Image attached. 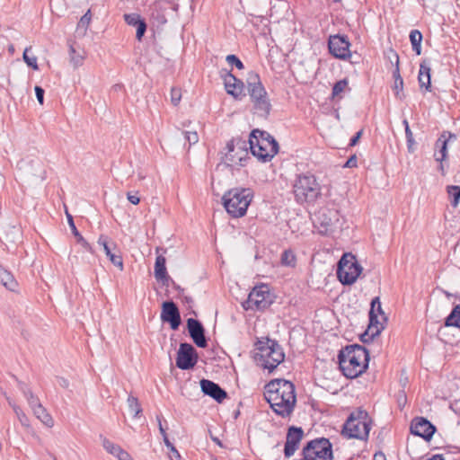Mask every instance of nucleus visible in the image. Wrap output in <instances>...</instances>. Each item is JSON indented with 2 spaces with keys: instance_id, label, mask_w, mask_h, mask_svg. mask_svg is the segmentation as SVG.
<instances>
[{
  "instance_id": "3",
  "label": "nucleus",
  "mask_w": 460,
  "mask_h": 460,
  "mask_svg": "<svg viewBox=\"0 0 460 460\" xmlns=\"http://www.w3.org/2000/svg\"><path fill=\"white\" fill-rule=\"evenodd\" d=\"M246 83L248 94L252 105L251 111L257 117L267 119L272 109V105L259 75L251 71L248 74Z\"/></svg>"
},
{
  "instance_id": "20",
  "label": "nucleus",
  "mask_w": 460,
  "mask_h": 460,
  "mask_svg": "<svg viewBox=\"0 0 460 460\" xmlns=\"http://www.w3.org/2000/svg\"><path fill=\"white\" fill-rule=\"evenodd\" d=\"M199 385L202 393L213 398L218 403L223 402L227 398V392L211 380L203 378L200 380Z\"/></svg>"
},
{
  "instance_id": "25",
  "label": "nucleus",
  "mask_w": 460,
  "mask_h": 460,
  "mask_svg": "<svg viewBox=\"0 0 460 460\" xmlns=\"http://www.w3.org/2000/svg\"><path fill=\"white\" fill-rule=\"evenodd\" d=\"M0 283L8 290L15 291L18 283L13 274L0 264Z\"/></svg>"
},
{
  "instance_id": "49",
  "label": "nucleus",
  "mask_w": 460,
  "mask_h": 460,
  "mask_svg": "<svg viewBox=\"0 0 460 460\" xmlns=\"http://www.w3.org/2000/svg\"><path fill=\"white\" fill-rule=\"evenodd\" d=\"M34 91H35V94H36V98H37L38 102H40V104L42 105L44 102V93H45L44 89L39 85H36L34 88Z\"/></svg>"
},
{
  "instance_id": "61",
  "label": "nucleus",
  "mask_w": 460,
  "mask_h": 460,
  "mask_svg": "<svg viewBox=\"0 0 460 460\" xmlns=\"http://www.w3.org/2000/svg\"><path fill=\"white\" fill-rule=\"evenodd\" d=\"M170 282L172 283L173 288L176 289L177 291H179L180 293L184 291V289L182 288H181L178 284H176L174 282V280L172 279V280H170Z\"/></svg>"
},
{
  "instance_id": "57",
  "label": "nucleus",
  "mask_w": 460,
  "mask_h": 460,
  "mask_svg": "<svg viewBox=\"0 0 460 460\" xmlns=\"http://www.w3.org/2000/svg\"><path fill=\"white\" fill-rule=\"evenodd\" d=\"M442 133H446V139H447V143L450 141V140H456L457 137L456 134L454 133H451L450 131H443Z\"/></svg>"
},
{
  "instance_id": "48",
  "label": "nucleus",
  "mask_w": 460,
  "mask_h": 460,
  "mask_svg": "<svg viewBox=\"0 0 460 460\" xmlns=\"http://www.w3.org/2000/svg\"><path fill=\"white\" fill-rule=\"evenodd\" d=\"M181 98V90L178 88H172L171 90V101L172 103L176 106L179 104Z\"/></svg>"
},
{
  "instance_id": "64",
  "label": "nucleus",
  "mask_w": 460,
  "mask_h": 460,
  "mask_svg": "<svg viewBox=\"0 0 460 460\" xmlns=\"http://www.w3.org/2000/svg\"><path fill=\"white\" fill-rule=\"evenodd\" d=\"M211 439H212V440H213L217 445H218L219 447H223V444H222L221 440H220L218 438L214 437V436H212V435H211Z\"/></svg>"
},
{
  "instance_id": "63",
  "label": "nucleus",
  "mask_w": 460,
  "mask_h": 460,
  "mask_svg": "<svg viewBox=\"0 0 460 460\" xmlns=\"http://www.w3.org/2000/svg\"><path fill=\"white\" fill-rule=\"evenodd\" d=\"M405 137H406V139L413 137V134H412L410 127H407V128H405Z\"/></svg>"
},
{
  "instance_id": "21",
  "label": "nucleus",
  "mask_w": 460,
  "mask_h": 460,
  "mask_svg": "<svg viewBox=\"0 0 460 460\" xmlns=\"http://www.w3.org/2000/svg\"><path fill=\"white\" fill-rule=\"evenodd\" d=\"M315 216L318 223L324 227L325 231L335 227L340 222L339 211L335 208H323Z\"/></svg>"
},
{
  "instance_id": "56",
  "label": "nucleus",
  "mask_w": 460,
  "mask_h": 460,
  "mask_svg": "<svg viewBox=\"0 0 460 460\" xmlns=\"http://www.w3.org/2000/svg\"><path fill=\"white\" fill-rule=\"evenodd\" d=\"M407 149L409 153H413L415 151V140L414 137L406 139Z\"/></svg>"
},
{
  "instance_id": "24",
  "label": "nucleus",
  "mask_w": 460,
  "mask_h": 460,
  "mask_svg": "<svg viewBox=\"0 0 460 460\" xmlns=\"http://www.w3.org/2000/svg\"><path fill=\"white\" fill-rule=\"evenodd\" d=\"M418 80L420 88L431 92V67L428 59H423L420 65Z\"/></svg>"
},
{
  "instance_id": "17",
  "label": "nucleus",
  "mask_w": 460,
  "mask_h": 460,
  "mask_svg": "<svg viewBox=\"0 0 460 460\" xmlns=\"http://www.w3.org/2000/svg\"><path fill=\"white\" fill-rule=\"evenodd\" d=\"M410 429L411 434L422 438L426 441H429L437 430L436 426L424 417L413 418Z\"/></svg>"
},
{
  "instance_id": "7",
  "label": "nucleus",
  "mask_w": 460,
  "mask_h": 460,
  "mask_svg": "<svg viewBox=\"0 0 460 460\" xmlns=\"http://www.w3.org/2000/svg\"><path fill=\"white\" fill-rule=\"evenodd\" d=\"M252 198L253 190L252 189L234 188L224 194L223 206L232 217H242L246 214Z\"/></svg>"
},
{
  "instance_id": "15",
  "label": "nucleus",
  "mask_w": 460,
  "mask_h": 460,
  "mask_svg": "<svg viewBox=\"0 0 460 460\" xmlns=\"http://www.w3.org/2000/svg\"><path fill=\"white\" fill-rule=\"evenodd\" d=\"M220 75L224 80L226 91L228 94L232 95L236 100H241L244 93V83L234 76L231 71L222 69Z\"/></svg>"
},
{
  "instance_id": "11",
  "label": "nucleus",
  "mask_w": 460,
  "mask_h": 460,
  "mask_svg": "<svg viewBox=\"0 0 460 460\" xmlns=\"http://www.w3.org/2000/svg\"><path fill=\"white\" fill-rule=\"evenodd\" d=\"M270 289L267 285L255 287L249 294L248 299L243 307L248 309L264 310L268 308L272 301L270 299Z\"/></svg>"
},
{
  "instance_id": "14",
  "label": "nucleus",
  "mask_w": 460,
  "mask_h": 460,
  "mask_svg": "<svg viewBox=\"0 0 460 460\" xmlns=\"http://www.w3.org/2000/svg\"><path fill=\"white\" fill-rule=\"evenodd\" d=\"M98 244L103 248L110 261L120 270H123L124 266L121 252L116 243L107 235L101 234L98 239Z\"/></svg>"
},
{
  "instance_id": "52",
  "label": "nucleus",
  "mask_w": 460,
  "mask_h": 460,
  "mask_svg": "<svg viewBox=\"0 0 460 460\" xmlns=\"http://www.w3.org/2000/svg\"><path fill=\"white\" fill-rule=\"evenodd\" d=\"M127 198L128 200L134 205H137L140 202V198L137 196V193L128 192Z\"/></svg>"
},
{
  "instance_id": "12",
  "label": "nucleus",
  "mask_w": 460,
  "mask_h": 460,
  "mask_svg": "<svg viewBox=\"0 0 460 460\" xmlns=\"http://www.w3.org/2000/svg\"><path fill=\"white\" fill-rule=\"evenodd\" d=\"M198 360L196 349L188 342H181L177 352L176 367L181 370H190L196 366Z\"/></svg>"
},
{
  "instance_id": "22",
  "label": "nucleus",
  "mask_w": 460,
  "mask_h": 460,
  "mask_svg": "<svg viewBox=\"0 0 460 460\" xmlns=\"http://www.w3.org/2000/svg\"><path fill=\"white\" fill-rule=\"evenodd\" d=\"M388 58H390L391 63H393V59L395 60V69L393 72V77L394 80L393 90L394 91L395 96L398 99L402 100L404 98V94L402 93L403 79L400 75L399 56L394 50L390 49Z\"/></svg>"
},
{
  "instance_id": "37",
  "label": "nucleus",
  "mask_w": 460,
  "mask_h": 460,
  "mask_svg": "<svg viewBox=\"0 0 460 460\" xmlns=\"http://www.w3.org/2000/svg\"><path fill=\"white\" fill-rule=\"evenodd\" d=\"M447 193L453 198L451 205L456 208L460 200V187L456 185L447 186Z\"/></svg>"
},
{
  "instance_id": "40",
  "label": "nucleus",
  "mask_w": 460,
  "mask_h": 460,
  "mask_svg": "<svg viewBox=\"0 0 460 460\" xmlns=\"http://www.w3.org/2000/svg\"><path fill=\"white\" fill-rule=\"evenodd\" d=\"M13 410L14 413L17 416V419L19 420L20 423L23 427H29L30 426V420L29 418L26 416V414L23 412V411L19 407L18 405H13Z\"/></svg>"
},
{
  "instance_id": "41",
  "label": "nucleus",
  "mask_w": 460,
  "mask_h": 460,
  "mask_svg": "<svg viewBox=\"0 0 460 460\" xmlns=\"http://www.w3.org/2000/svg\"><path fill=\"white\" fill-rule=\"evenodd\" d=\"M226 60L230 66H234L236 68L240 70L244 68V65L242 62V60L234 54L227 55Z\"/></svg>"
},
{
  "instance_id": "62",
  "label": "nucleus",
  "mask_w": 460,
  "mask_h": 460,
  "mask_svg": "<svg viewBox=\"0 0 460 460\" xmlns=\"http://www.w3.org/2000/svg\"><path fill=\"white\" fill-rule=\"evenodd\" d=\"M163 439H164V445L166 446V447H172V445H173L172 443H171V441L169 440L168 438V436L167 435H164L163 436Z\"/></svg>"
},
{
  "instance_id": "2",
  "label": "nucleus",
  "mask_w": 460,
  "mask_h": 460,
  "mask_svg": "<svg viewBox=\"0 0 460 460\" xmlns=\"http://www.w3.org/2000/svg\"><path fill=\"white\" fill-rule=\"evenodd\" d=\"M339 368L349 378H357L368 367L369 351L362 345L349 344L339 350L337 355Z\"/></svg>"
},
{
  "instance_id": "50",
  "label": "nucleus",
  "mask_w": 460,
  "mask_h": 460,
  "mask_svg": "<svg viewBox=\"0 0 460 460\" xmlns=\"http://www.w3.org/2000/svg\"><path fill=\"white\" fill-rule=\"evenodd\" d=\"M169 451H170V455H169V457L171 460H181V456L179 453V451L176 449V447L172 445V447H168Z\"/></svg>"
},
{
  "instance_id": "4",
  "label": "nucleus",
  "mask_w": 460,
  "mask_h": 460,
  "mask_svg": "<svg viewBox=\"0 0 460 460\" xmlns=\"http://www.w3.org/2000/svg\"><path fill=\"white\" fill-rule=\"evenodd\" d=\"M249 148L260 162L267 163L279 153V143L269 132L253 129L249 135Z\"/></svg>"
},
{
  "instance_id": "29",
  "label": "nucleus",
  "mask_w": 460,
  "mask_h": 460,
  "mask_svg": "<svg viewBox=\"0 0 460 460\" xmlns=\"http://www.w3.org/2000/svg\"><path fill=\"white\" fill-rule=\"evenodd\" d=\"M34 415L37 419H39L43 424L47 427H52L54 424V420L50 414L48 413L47 410L43 407L42 404L38 405L36 408L32 410Z\"/></svg>"
},
{
  "instance_id": "9",
  "label": "nucleus",
  "mask_w": 460,
  "mask_h": 460,
  "mask_svg": "<svg viewBox=\"0 0 460 460\" xmlns=\"http://www.w3.org/2000/svg\"><path fill=\"white\" fill-rule=\"evenodd\" d=\"M248 149H250L248 140L240 137L233 138L227 142L226 152H222L224 155L222 161L226 166H246L247 160L250 159Z\"/></svg>"
},
{
  "instance_id": "5",
  "label": "nucleus",
  "mask_w": 460,
  "mask_h": 460,
  "mask_svg": "<svg viewBox=\"0 0 460 460\" xmlns=\"http://www.w3.org/2000/svg\"><path fill=\"white\" fill-rule=\"evenodd\" d=\"M257 352L254 359L259 361L264 369L270 373L273 372L277 367L285 359L283 348L275 340L268 337L258 340L255 343Z\"/></svg>"
},
{
  "instance_id": "46",
  "label": "nucleus",
  "mask_w": 460,
  "mask_h": 460,
  "mask_svg": "<svg viewBox=\"0 0 460 460\" xmlns=\"http://www.w3.org/2000/svg\"><path fill=\"white\" fill-rule=\"evenodd\" d=\"M136 39L137 41L141 42L143 40V37L145 36V33L147 30V23L146 21H144L142 23H140L138 26L136 27Z\"/></svg>"
},
{
  "instance_id": "26",
  "label": "nucleus",
  "mask_w": 460,
  "mask_h": 460,
  "mask_svg": "<svg viewBox=\"0 0 460 460\" xmlns=\"http://www.w3.org/2000/svg\"><path fill=\"white\" fill-rule=\"evenodd\" d=\"M446 135V133H441L436 141L435 147L438 149V153H435L434 156L437 162L442 163L447 157V139L445 138Z\"/></svg>"
},
{
  "instance_id": "31",
  "label": "nucleus",
  "mask_w": 460,
  "mask_h": 460,
  "mask_svg": "<svg viewBox=\"0 0 460 460\" xmlns=\"http://www.w3.org/2000/svg\"><path fill=\"white\" fill-rule=\"evenodd\" d=\"M281 265L294 268L296 264V257L294 252L290 249L285 250L280 257Z\"/></svg>"
},
{
  "instance_id": "60",
  "label": "nucleus",
  "mask_w": 460,
  "mask_h": 460,
  "mask_svg": "<svg viewBox=\"0 0 460 460\" xmlns=\"http://www.w3.org/2000/svg\"><path fill=\"white\" fill-rule=\"evenodd\" d=\"M157 420H158L159 431H160L161 435L162 436L167 435L164 428L162 425L161 418L159 416H157Z\"/></svg>"
},
{
  "instance_id": "59",
  "label": "nucleus",
  "mask_w": 460,
  "mask_h": 460,
  "mask_svg": "<svg viewBox=\"0 0 460 460\" xmlns=\"http://www.w3.org/2000/svg\"><path fill=\"white\" fill-rule=\"evenodd\" d=\"M58 384H59L60 386H62L64 388H66L69 385L68 380L64 378V377H59L58 378Z\"/></svg>"
},
{
  "instance_id": "33",
  "label": "nucleus",
  "mask_w": 460,
  "mask_h": 460,
  "mask_svg": "<svg viewBox=\"0 0 460 460\" xmlns=\"http://www.w3.org/2000/svg\"><path fill=\"white\" fill-rule=\"evenodd\" d=\"M123 18L125 22L132 27H137L144 21H146L144 18L141 17L139 13H125L123 15Z\"/></svg>"
},
{
  "instance_id": "39",
  "label": "nucleus",
  "mask_w": 460,
  "mask_h": 460,
  "mask_svg": "<svg viewBox=\"0 0 460 460\" xmlns=\"http://www.w3.org/2000/svg\"><path fill=\"white\" fill-rule=\"evenodd\" d=\"M101 439H102V447L111 455L115 456L118 451L121 448L119 445H116L114 443H112L111 441H110L108 438L102 437V435L100 436Z\"/></svg>"
},
{
  "instance_id": "18",
  "label": "nucleus",
  "mask_w": 460,
  "mask_h": 460,
  "mask_svg": "<svg viewBox=\"0 0 460 460\" xmlns=\"http://www.w3.org/2000/svg\"><path fill=\"white\" fill-rule=\"evenodd\" d=\"M304 435V430L301 427H288L283 451L286 458H290L298 449Z\"/></svg>"
},
{
  "instance_id": "35",
  "label": "nucleus",
  "mask_w": 460,
  "mask_h": 460,
  "mask_svg": "<svg viewBox=\"0 0 460 460\" xmlns=\"http://www.w3.org/2000/svg\"><path fill=\"white\" fill-rule=\"evenodd\" d=\"M348 84L347 78L337 81L332 86V98L334 100L338 97L348 87Z\"/></svg>"
},
{
  "instance_id": "34",
  "label": "nucleus",
  "mask_w": 460,
  "mask_h": 460,
  "mask_svg": "<svg viewBox=\"0 0 460 460\" xmlns=\"http://www.w3.org/2000/svg\"><path fill=\"white\" fill-rule=\"evenodd\" d=\"M369 313L377 314V315L382 316V318L385 322L387 321V317L385 316V314L382 309L379 296H376L372 299L371 304H370Z\"/></svg>"
},
{
  "instance_id": "30",
  "label": "nucleus",
  "mask_w": 460,
  "mask_h": 460,
  "mask_svg": "<svg viewBox=\"0 0 460 460\" xmlns=\"http://www.w3.org/2000/svg\"><path fill=\"white\" fill-rule=\"evenodd\" d=\"M423 40L422 33L419 30H412L410 32V41L411 43L412 50L416 55L421 54V42Z\"/></svg>"
},
{
  "instance_id": "6",
  "label": "nucleus",
  "mask_w": 460,
  "mask_h": 460,
  "mask_svg": "<svg viewBox=\"0 0 460 460\" xmlns=\"http://www.w3.org/2000/svg\"><path fill=\"white\" fill-rule=\"evenodd\" d=\"M372 420L367 411L358 408L352 411L342 426L341 435L347 438L367 441L371 429Z\"/></svg>"
},
{
  "instance_id": "38",
  "label": "nucleus",
  "mask_w": 460,
  "mask_h": 460,
  "mask_svg": "<svg viewBox=\"0 0 460 460\" xmlns=\"http://www.w3.org/2000/svg\"><path fill=\"white\" fill-rule=\"evenodd\" d=\"M368 317H369V323H368L367 328L369 329V331L375 329V331L380 330V332H381L385 329L383 323H381L378 320L377 314L369 313Z\"/></svg>"
},
{
  "instance_id": "44",
  "label": "nucleus",
  "mask_w": 460,
  "mask_h": 460,
  "mask_svg": "<svg viewBox=\"0 0 460 460\" xmlns=\"http://www.w3.org/2000/svg\"><path fill=\"white\" fill-rule=\"evenodd\" d=\"M91 19H92V14H91V11L88 10L80 19L78 24H77V27L78 29H84V31H85L90 24V22H91Z\"/></svg>"
},
{
  "instance_id": "1",
  "label": "nucleus",
  "mask_w": 460,
  "mask_h": 460,
  "mask_svg": "<svg viewBox=\"0 0 460 460\" xmlns=\"http://www.w3.org/2000/svg\"><path fill=\"white\" fill-rule=\"evenodd\" d=\"M264 398L277 415L289 417L296 404L295 385L283 378L270 380L264 386Z\"/></svg>"
},
{
  "instance_id": "16",
  "label": "nucleus",
  "mask_w": 460,
  "mask_h": 460,
  "mask_svg": "<svg viewBox=\"0 0 460 460\" xmlns=\"http://www.w3.org/2000/svg\"><path fill=\"white\" fill-rule=\"evenodd\" d=\"M161 320L168 323L172 330L176 331L181 323V313L177 305L172 300H167L162 304Z\"/></svg>"
},
{
  "instance_id": "23",
  "label": "nucleus",
  "mask_w": 460,
  "mask_h": 460,
  "mask_svg": "<svg viewBox=\"0 0 460 460\" xmlns=\"http://www.w3.org/2000/svg\"><path fill=\"white\" fill-rule=\"evenodd\" d=\"M154 275L157 281H161L164 286H169L172 279L167 273L166 259L163 254L157 255L155 259Z\"/></svg>"
},
{
  "instance_id": "43",
  "label": "nucleus",
  "mask_w": 460,
  "mask_h": 460,
  "mask_svg": "<svg viewBox=\"0 0 460 460\" xmlns=\"http://www.w3.org/2000/svg\"><path fill=\"white\" fill-rule=\"evenodd\" d=\"M369 329L367 330L359 336V340L363 343H369L374 341V339L380 334V330H376L375 333L368 334Z\"/></svg>"
},
{
  "instance_id": "42",
  "label": "nucleus",
  "mask_w": 460,
  "mask_h": 460,
  "mask_svg": "<svg viewBox=\"0 0 460 460\" xmlns=\"http://www.w3.org/2000/svg\"><path fill=\"white\" fill-rule=\"evenodd\" d=\"M69 53L71 58V62L73 63L75 67H77L82 65L83 63V56L80 54H76L75 49L73 45H70L69 47Z\"/></svg>"
},
{
  "instance_id": "53",
  "label": "nucleus",
  "mask_w": 460,
  "mask_h": 460,
  "mask_svg": "<svg viewBox=\"0 0 460 460\" xmlns=\"http://www.w3.org/2000/svg\"><path fill=\"white\" fill-rule=\"evenodd\" d=\"M362 134H363V129H360L359 131H358L349 140V146H356L359 139L361 138L362 137Z\"/></svg>"
},
{
  "instance_id": "27",
  "label": "nucleus",
  "mask_w": 460,
  "mask_h": 460,
  "mask_svg": "<svg viewBox=\"0 0 460 460\" xmlns=\"http://www.w3.org/2000/svg\"><path fill=\"white\" fill-rule=\"evenodd\" d=\"M67 221L69 227L72 231V234L76 238V241L78 243H80L85 250L89 251L90 252H93L92 247L90 243L83 237V235L79 233L77 230L73 217L66 212Z\"/></svg>"
},
{
  "instance_id": "19",
  "label": "nucleus",
  "mask_w": 460,
  "mask_h": 460,
  "mask_svg": "<svg viewBox=\"0 0 460 460\" xmlns=\"http://www.w3.org/2000/svg\"><path fill=\"white\" fill-rule=\"evenodd\" d=\"M187 329L190 337L196 346L205 349L208 346V340L206 338V330L203 324L195 318L187 319Z\"/></svg>"
},
{
  "instance_id": "51",
  "label": "nucleus",
  "mask_w": 460,
  "mask_h": 460,
  "mask_svg": "<svg viewBox=\"0 0 460 460\" xmlns=\"http://www.w3.org/2000/svg\"><path fill=\"white\" fill-rule=\"evenodd\" d=\"M115 456H117L119 460H132V457L130 456V455L122 448H120L118 451V453L115 455Z\"/></svg>"
},
{
  "instance_id": "58",
  "label": "nucleus",
  "mask_w": 460,
  "mask_h": 460,
  "mask_svg": "<svg viewBox=\"0 0 460 460\" xmlns=\"http://www.w3.org/2000/svg\"><path fill=\"white\" fill-rule=\"evenodd\" d=\"M373 460H386V456L383 452L378 451L375 453Z\"/></svg>"
},
{
  "instance_id": "10",
  "label": "nucleus",
  "mask_w": 460,
  "mask_h": 460,
  "mask_svg": "<svg viewBox=\"0 0 460 460\" xmlns=\"http://www.w3.org/2000/svg\"><path fill=\"white\" fill-rule=\"evenodd\" d=\"M361 271V265L350 252L344 253L338 262L337 277L341 284L345 286L354 284Z\"/></svg>"
},
{
  "instance_id": "47",
  "label": "nucleus",
  "mask_w": 460,
  "mask_h": 460,
  "mask_svg": "<svg viewBox=\"0 0 460 460\" xmlns=\"http://www.w3.org/2000/svg\"><path fill=\"white\" fill-rule=\"evenodd\" d=\"M182 134L190 146L196 144L199 141V136L196 131H183Z\"/></svg>"
},
{
  "instance_id": "36",
  "label": "nucleus",
  "mask_w": 460,
  "mask_h": 460,
  "mask_svg": "<svg viewBox=\"0 0 460 460\" xmlns=\"http://www.w3.org/2000/svg\"><path fill=\"white\" fill-rule=\"evenodd\" d=\"M31 46L24 49L23 55H22L23 60L29 67H31L33 70H38L39 66L37 63V57L29 55V52L31 51Z\"/></svg>"
},
{
  "instance_id": "32",
  "label": "nucleus",
  "mask_w": 460,
  "mask_h": 460,
  "mask_svg": "<svg viewBox=\"0 0 460 460\" xmlns=\"http://www.w3.org/2000/svg\"><path fill=\"white\" fill-rule=\"evenodd\" d=\"M128 405L129 411L133 413L134 418H139L142 413V408L138 399L133 395L128 397Z\"/></svg>"
},
{
  "instance_id": "55",
  "label": "nucleus",
  "mask_w": 460,
  "mask_h": 460,
  "mask_svg": "<svg viewBox=\"0 0 460 460\" xmlns=\"http://www.w3.org/2000/svg\"><path fill=\"white\" fill-rule=\"evenodd\" d=\"M17 383H18V387L21 390V392L23 394V395H27L28 392H31V390L27 386V385L24 382L17 380Z\"/></svg>"
},
{
  "instance_id": "28",
  "label": "nucleus",
  "mask_w": 460,
  "mask_h": 460,
  "mask_svg": "<svg viewBox=\"0 0 460 460\" xmlns=\"http://www.w3.org/2000/svg\"><path fill=\"white\" fill-rule=\"evenodd\" d=\"M444 326L460 329V304L456 305L450 314L445 318Z\"/></svg>"
},
{
  "instance_id": "13",
  "label": "nucleus",
  "mask_w": 460,
  "mask_h": 460,
  "mask_svg": "<svg viewBox=\"0 0 460 460\" xmlns=\"http://www.w3.org/2000/svg\"><path fill=\"white\" fill-rule=\"evenodd\" d=\"M350 43L346 35H332L328 40L329 52L336 58L347 60L350 58Z\"/></svg>"
},
{
  "instance_id": "8",
  "label": "nucleus",
  "mask_w": 460,
  "mask_h": 460,
  "mask_svg": "<svg viewBox=\"0 0 460 460\" xmlns=\"http://www.w3.org/2000/svg\"><path fill=\"white\" fill-rule=\"evenodd\" d=\"M322 189L313 174H298L293 183L295 199L299 204H314L321 196Z\"/></svg>"
},
{
  "instance_id": "45",
  "label": "nucleus",
  "mask_w": 460,
  "mask_h": 460,
  "mask_svg": "<svg viewBox=\"0 0 460 460\" xmlns=\"http://www.w3.org/2000/svg\"><path fill=\"white\" fill-rule=\"evenodd\" d=\"M24 397L26 398L30 407L31 408V410H33L34 408H36L38 405H40V399L37 395H35L32 391L31 392H28V394L27 395H24Z\"/></svg>"
},
{
  "instance_id": "54",
  "label": "nucleus",
  "mask_w": 460,
  "mask_h": 460,
  "mask_svg": "<svg viewBox=\"0 0 460 460\" xmlns=\"http://www.w3.org/2000/svg\"><path fill=\"white\" fill-rule=\"evenodd\" d=\"M357 156L356 155H351L348 160L347 162L345 163L344 164V167L346 168H353V167H357Z\"/></svg>"
}]
</instances>
